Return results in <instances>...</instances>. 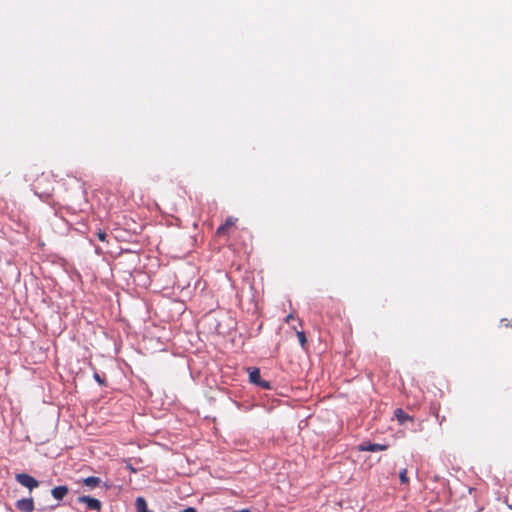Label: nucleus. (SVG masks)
I'll return each mask as SVG.
<instances>
[{"label": "nucleus", "mask_w": 512, "mask_h": 512, "mask_svg": "<svg viewBox=\"0 0 512 512\" xmlns=\"http://www.w3.org/2000/svg\"><path fill=\"white\" fill-rule=\"evenodd\" d=\"M182 512H197V510L194 507H187Z\"/></svg>", "instance_id": "nucleus-17"}, {"label": "nucleus", "mask_w": 512, "mask_h": 512, "mask_svg": "<svg viewBox=\"0 0 512 512\" xmlns=\"http://www.w3.org/2000/svg\"><path fill=\"white\" fill-rule=\"evenodd\" d=\"M15 507L21 512H32L34 510V500L32 497L17 500Z\"/></svg>", "instance_id": "nucleus-4"}, {"label": "nucleus", "mask_w": 512, "mask_h": 512, "mask_svg": "<svg viewBox=\"0 0 512 512\" xmlns=\"http://www.w3.org/2000/svg\"><path fill=\"white\" fill-rule=\"evenodd\" d=\"M107 237H108V234L99 229L98 232H97V238L101 241V242H106L107 241Z\"/></svg>", "instance_id": "nucleus-13"}, {"label": "nucleus", "mask_w": 512, "mask_h": 512, "mask_svg": "<svg viewBox=\"0 0 512 512\" xmlns=\"http://www.w3.org/2000/svg\"><path fill=\"white\" fill-rule=\"evenodd\" d=\"M69 488L65 485L56 486L51 490V495L54 499L61 501L68 494Z\"/></svg>", "instance_id": "nucleus-5"}, {"label": "nucleus", "mask_w": 512, "mask_h": 512, "mask_svg": "<svg viewBox=\"0 0 512 512\" xmlns=\"http://www.w3.org/2000/svg\"><path fill=\"white\" fill-rule=\"evenodd\" d=\"M226 230H227V229L225 228V226L220 225V226L217 228L216 234H217V235H222V234H224V233H225V231H226Z\"/></svg>", "instance_id": "nucleus-16"}, {"label": "nucleus", "mask_w": 512, "mask_h": 512, "mask_svg": "<svg viewBox=\"0 0 512 512\" xmlns=\"http://www.w3.org/2000/svg\"><path fill=\"white\" fill-rule=\"evenodd\" d=\"M386 448H387L386 445L370 443V442L363 443L359 446L360 451H370V452L381 451V450H385Z\"/></svg>", "instance_id": "nucleus-6"}, {"label": "nucleus", "mask_w": 512, "mask_h": 512, "mask_svg": "<svg viewBox=\"0 0 512 512\" xmlns=\"http://www.w3.org/2000/svg\"><path fill=\"white\" fill-rule=\"evenodd\" d=\"M247 372L249 374V381L265 390H270L272 388L271 383L269 381L263 380L260 375V369L257 367H248Z\"/></svg>", "instance_id": "nucleus-1"}, {"label": "nucleus", "mask_w": 512, "mask_h": 512, "mask_svg": "<svg viewBox=\"0 0 512 512\" xmlns=\"http://www.w3.org/2000/svg\"><path fill=\"white\" fill-rule=\"evenodd\" d=\"M77 501L79 503H84L87 505V508L89 510H93V511H100L101 508H102V503L100 500L94 498V497H91V496H88V495H82V496H79L77 498Z\"/></svg>", "instance_id": "nucleus-3"}, {"label": "nucleus", "mask_w": 512, "mask_h": 512, "mask_svg": "<svg viewBox=\"0 0 512 512\" xmlns=\"http://www.w3.org/2000/svg\"><path fill=\"white\" fill-rule=\"evenodd\" d=\"M16 481L30 491L39 486V481L27 473H18L15 475Z\"/></svg>", "instance_id": "nucleus-2"}, {"label": "nucleus", "mask_w": 512, "mask_h": 512, "mask_svg": "<svg viewBox=\"0 0 512 512\" xmlns=\"http://www.w3.org/2000/svg\"><path fill=\"white\" fill-rule=\"evenodd\" d=\"M399 478H400V482H401L402 484H407V483L409 482V479H408V477H407V469H406V468H404V469H402V470L400 471V473H399Z\"/></svg>", "instance_id": "nucleus-12"}, {"label": "nucleus", "mask_w": 512, "mask_h": 512, "mask_svg": "<svg viewBox=\"0 0 512 512\" xmlns=\"http://www.w3.org/2000/svg\"><path fill=\"white\" fill-rule=\"evenodd\" d=\"M85 486H87L88 488L90 489H94L98 486L101 485L102 483V480L101 478L99 477H95V476H89V477H86L84 479H82L81 481Z\"/></svg>", "instance_id": "nucleus-8"}, {"label": "nucleus", "mask_w": 512, "mask_h": 512, "mask_svg": "<svg viewBox=\"0 0 512 512\" xmlns=\"http://www.w3.org/2000/svg\"><path fill=\"white\" fill-rule=\"evenodd\" d=\"M292 319H293V315L289 314V315L286 317L285 321H286L287 323H289V321H290V320H292Z\"/></svg>", "instance_id": "nucleus-19"}, {"label": "nucleus", "mask_w": 512, "mask_h": 512, "mask_svg": "<svg viewBox=\"0 0 512 512\" xmlns=\"http://www.w3.org/2000/svg\"><path fill=\"white\" fill-rule=\"evenodd\" d=\"M237 512H252V511L250 509H248V508H244V509L239 510Z\"/></svg>", "instance_id": "nucleus-20"}, {"label": "nucleus", "mask_w": 512, "mask_h": 512, "mask_svg": "<svg viewBox=\"0 0 512 512\" xmlns=\"http://www.w3.org/2000/svg\"><path fill=\"white\" fill-rule=\"evenodd\" d=\"M93 378L100 386H107L106 379L101 377L96 371L93 374Z\"/></svg>", "instance_id": "nucleus-10"}, {"label": "nucleus", "mask_w": 512, "mask_h": 512, "mask_svg": "<svg viewBox=\"0 0 512 512\" xmlns=\"http://www.w3.org/2000/svg\"><path fill=\"white\" fill-rule=\"evenodd\" d=\"M39 198L46 200L50 195L49 194H38Z\"/></svg>", "instance_id": "nucleus-18"}, {"label": "nucleus", "mask_w": 512, "mask_h": 512, "mask_svg": "<svg viewBox=\"0 0 512 512\" xmlns=\"http://www.w3.org/2000/svg\"><path fill=\"white\" fill-rule=\"evenodd\" d=\"M297 338L299 340V343L303 349L306 348L307 345V338L304 331H297Z\"/></svg>", "instance_id": "nucleus-9"}, {"label": "nucleus", "mask_w": 512, "mask_h": 512, "mask_svg": "<svg viewBox=\"0 0 512 512\" xmlns=\"http://www.w3.org/2000/svg\"><path fill=\"white\" fill-rule=\"evenodd\" d=\"M394 416L399 422V424L403 425L406 421H413V417L408 415L403 409L397 408L394 411Z\"/></svg>", "instance_id": "nucleus-7"}, {"label": "nucleus", "mask_w": 512, "mask_h": 512, "mask_svg": "<svg viewBox=\"0 0 512 512\" xmlns=\"http://www.w3.org/2000/svg\"><path fill=\"white\" fill-rule=\"evenodd\" d=\"M222 225L225 226L226 229H228L229 227L234 225V220L231 217H229L226 219L225 223Z\"/></svg>", "instance_id": "nucleus-15"}, {"label": "nucleus", "mask_w": 512, "mask_h": 512, "mask_svg": "<svg viewBox=\"0 0 512 512\" xmlns=\"http://www.w3.org/2000/svg\"><path fill=\"white\" fill-rule=\"evenodd\" d=\"M433 409V415L436 417L439 425H442L445 420H446V417L445 416H440L438 411H439V408H436V407H432Z\"/></svg>", "instance_id": "nucleus-11"}, {"label": "nucleus", "mask_w": 512, "mask_h": 512, "mask_svg": "<svg viewBox=\"0 0 512 512\" xmlns=\"http://www.w3.org/2000/svg\"><path fill=\"white\" fill-rule=\"evenodd\" d=\"M501 323H502L505 327H511V328H512V318H511V319L503 318V319H501Z\"/></svg>", "instance_id": "nucleus-14"}, {"label": "nucleus", "mask_w": 512, "mask_h": 512, "mask_svg": "<svg viewBox=\"0 0 512 512\" xmlns=\"http://www.w3.org/2000/svg\"><path fill=\"white\" fill-rule=\"evenodd\" d=\"M507 505H508L509 509H511V510H512V505H510V504H507Z\"/></svg>", "instance_id": "nucleus-21"}]
</instances>
